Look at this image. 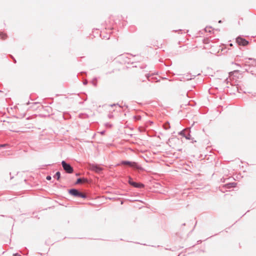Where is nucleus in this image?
I'll return each mask as SVG.
<instances>
[{
    "label": "nucleus",
    "mask_w": 256,
    "mask_h": 256,
    "mask_svg": "<svg viewBox=\"0 0 256 256\" xmlns=\"http://www.w3.org/2000/svg\"><path fill=\"white\" fill-rule=\"evenodd\" d=\"M62 164L64 169L66 172L69 174L72 172L73 168L69 164H66L64 161H62Z\"/></svg>",
    "instance_id": "f257e3e1"
},
{
    "label": "nucleus",
    "mask_w": 256,
    "mask_h": 256,
    "mask_svg": "<svg viewBox=\"0 0 256 256\" xmlns=\"http://www.w3.org/2000/svg\"><path fill=\"white\" fill-rule=\"evenodd\" d=\"M236 42L239 44L242 45V46H246L248 44V42L241 38H237Z\"/></svg>",
    "instance_id": "f03ea898"
},
{
    "label": "nucleus",
    "mask_w": 256,
    "mask_h": 256,
    "mask_svg": "<svg viewBox=\"0 0 256 256\" xmlns=\"http://www.w3.org/2000/svg\"><path fill=\"white\" fill-rule=\"evenodd\" d=\"M90 169L91 170H92L96 172H99L102 170L101 168L98 166L96 165H90Z\"/></svg>",
    "instance_id": "7ed1b4c3"
},
{
    "label": "nucleus",
    "mask_w": 256,
    "mask_h": 256,
    "mask_svg": "<svg viewBox=\"0 0 256 256\" xmlns=\"http://www.w3.org/2000/svg\"><path fill=\"white\" fill-rule=\"evenodd\" d=\"M122 164H128L131 167L138 168V167L136 166V164L134 162H123Z\"/></svg>",
    "instance_id": "20e7f679"
},
{
    "label": "nucleus",
    "mask_w": 256,
    "mask_h": 256,
    "mask_svg": "<svg viewBox=\"0 0 256 256\" xmlns=\"http://www.w3.org/2000/svg\"><path fill=\"white\" fill-rule=\"evenodd\" d=\"M70 193L73 196H78V194H79V192L75 189H72L70 190Z\"/></svg>",
    "instance_id": "39448f33"
},
{
    "label": "nucleus",
    "mask_w": 256,
    "mask_h": 256,
    "mask_svg": "<svg viewBox=\"0 0 256 256\" xmlns=\"http://www.w3.org/2000/svg\"><path fill=\"white\" fill-rule=\"evenodd\" d=\"M131 185L135 188H140L144 187V185L142 184L137 183L136 182H133Z\"/></svg>",
    "instance_id": "423d86ee"
},
{
    "label": "nucleus",
    "mask_w": 256,
    "mask_h": 256,
    "mask_svg": "<svg viewBox=\"0 0 256 256\" xmlns=\"http://www.w3.org/2000/svg\"><path fill=\"white\" fill-rule=\"evenodd\" d=\"M82 182H86V179L82 180L81 178H78L77 180L76 184H80V183Z\"/></svg>",
    "instance_id": "0eeeda50"
},
{
    "label": "nucleus",
    "mask_w": 256,
    "mask_h": 256,
    "mask_svg": "<svg viewBox=\"0 0 256 256\" xmlns=\"http://www.w3.org/2000/svg\"><path fill=\"white\" fill-rule=\"evenodd\" d=\"M60 172H57L54 177L56 178L58 180L60 178Z\"/></svg>",
    "instance_id": "6e6552de"
},
{
    "label": "nucleus",
    "mask_w": 256,
    "mask_h": 256,
    "mask_svg": "<svg viewBox=\"0 0 256 256\" xmlns=\"http://www.w3.org/2000/svg\"><path fill=\"white\" fill-rule=\"evenodd\" d=\"M78 196H80V197H81V198H86V196L85 194H82V193H80L79 192V194H78Z\"/></svg>",
    "instance_id": "1a4fd4ad"
},
{
    "label": "nucleus",
    "mask_w": 256,
    "mask_h": 256,
    "mask_svg": "<svg viewBox=\"0 0 256 256\" xmlns=\"http://www.w3.org/2000/svg\"><path fill=\"white\" fill-rule=\"evenodd\" d=\"M134 182L131 178H129L128 183L131 185Z\"/></svg>",
    "instance_id": "9d476101"
},
{
    "label": "nucleus",
    "mask_w": 256,
    "mask_h": 256,
    "mask_svg": "<svg viewBox=\"0 0 256 256\" xmlns=\"http://www.w3.org/2000/svg\"><path fill=\"white\" fill-rule=\"evenodd\" d=\"M46 180H51V176H46Z\"/></svg>",
    "instance_id": "9b49d317"
},
{
    "label": "nucleus",
    "mask_w": 256,
    "mask_h": 256,
    "mask_svg": "<svg viewBox=\"0 0 256 256\" xmlns=\"http://www.w3.org/2000/svg\"><path fill=\"white\" fill-rule=\"evenodd\" d=\"M15 256H20L18 254H16Z\"/></svg>",
    "instance_id": "f8f14e48"
}]
</instances>
